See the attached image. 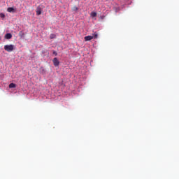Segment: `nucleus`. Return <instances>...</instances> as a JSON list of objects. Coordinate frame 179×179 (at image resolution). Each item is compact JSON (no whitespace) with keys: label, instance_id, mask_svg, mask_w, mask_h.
<instances>
[{"label":"nucleus","instance_id":"obj_11","mask_svg":"<svg viewBox=\"0 0 179 179\" xmlns=\"http://www.w3.org/2000/svg\"><path fill=\"white\" fill-rule=\"evenodd\" d=\"M98 34H97V33H95V34H94V35L92 36V37H93V38H97V37H98Z\"/></svg>","mask_w":179,"mask_h":179},{"label":"nucleus","instance_id":"obj_8","mask_svg":"<svg viewBox=\"0 0 179 179\" xmlns=\"http://www.w3.org/2000/svg\"><path fill=\"white\" fill-rule=\"evenodd\" d=\"M9 87H10V89L15 88V87H16V84H15V83H10V84L9 85Z\"/></svg>","mask_w":179,"mask_h":179},{"label":"nucleus","instance_id":"obj_13","mask_svg":"<svg viewBox=\"0 0 179 179\" xmlns=\"http://www.w3.org/2000/svg\"><path fill=\"white\" fill-rule=\"evenodd\" d=\"M52 54L56 56L58 55V53L55 50H53Z\"/></svg>","mask_w":179,"mask_h":179},{"label":"nucleus","instance_id":"obj_1","mask_svg":"<svg viewBox=\"0 0 179 179\" xmlns=\"http://www.w3.org/2000/svg\"><path fill=\"white\" fill-rule=\"evenodd\" d=\"M4 50H5V51H7V52H12V51H13L15 50V45H5Z\"/></svg>","mask_w":179,"mask_h":179},{"label":"nucleus","instance_id":"obj_14","mask_svg":"<svg viewBox=\"0 0 179 179\" xmlns=\"http://www.w3.org/2000/svg\"><path fill=\"white\" fill-rule=\"evenodd\" d=\"M0 40H1V38H0Z\"/></svg>","mask_w":179,"mask_h":179},{"label":"nucleus","instance_id":"obj_6","mask_svg":"<svg viewBox=\"0 0 179 179\" xmlns=\"http://www.w3.org/2000/svg\"><path fill=\"white\" fill-rule=\"evenodd\" d=\"M7 12H9L10 13H13V12H15V8L13 7H9L7 8Z\"/></svg>","mask_w":179,"mask_h":179},{"label":"nucleus","instance_id":"obj_7","mask_svg":"<svg viewBox=\"0 0 179 179\" xmlns=\"http://www.w3.org/2000/svg\"><path fill=\"white\" fill-rule=\"evenodd\" d=\"M71 10L73 12H78V10H79V8H78L76 6H73L72 8H71Z\"/></svg>","mask_w":179,"mask_h":179},{"label":"nucleus","instance_id":"obj_5","mask_svg":"<svg viewBox=\"0 0 179 179\" xmlns=\"http://www.w3.org/2000/svg\"><path fill=\"white\" fill-rule=\"evenodd\" d=\"M85 41H90V40H93L92 36H87L84 38Z\"/></svg>","mask_w":179,"mask_h":179},{"label":"nucleus","instance_id":"obj_10","mask_svg":"<svg viewBox=\"0 0 179 179\" xmlns=\"http://www.w3.org/2000/svg\"><path fill=\"white\" fill-rule=\"evenodd\" d=\"M55 37H57V36H56L55 34H51L50 35V38L51 40H52V38H55Z\"/></svg>","mask_w":179,"mask_h":179},{"label":"nucleus","instance_id":"obj_12","mask_svg":"<svg viewBox=\"0 0 179 179\" xmlns=\"http://www.w3.org/2000/svg\"><path fill=\"white\" fill-rule=\"evenodd\" d=\"M0 17H1V19H3V18H5V14H3V13H0Z\"/></svg>","mask_w":179,"mask_h":179},{"label":"nucleus","instance_id":"obj_4","mask_svg":"<svg viewBox=\"0 0 179 179\" xmlns=\"http://www.w3.org/2000/svg\"><path fill=\"white\" fill-rule=\"evenodd\" d=\"M4 38H6V40H10V38H12V34L10 33L6 34L4 36Z\"/></svg>","mask_w":179,"mask_h":179},{"label":"nucleus","instance_id":"obj_2","mask_svg":"<svg viewBox=\"0 0 179 179\" xmlns=\"http://www.w3.org/2000/svg\"><path fill=\"white\" fill-rule=\"evenodd\" d=\"M42 12H43V8H41V7L40 6H38L36 8V15L40 16Z\"/></svg>","mask_w":179,"mask_h":179},{"label":"nucleus","instance_id":"obj_9","mask_svg":"<svg viewBox=\"0 0 179 179\" xmlns=\"http://www.w3.org/2000/svg\"><path fill=\"white\" fill-rule=\"evenodd\" d=\"M91 16H92V17H96V16H97V13L92 12L91 13Z\"/></svg>","mask_w":179,"mask_h":179},{"label":"nucleus","instance_id":"obj_3","mask_svg":"<svg viewBox=\"0 0 179 179\" xmlns=\"http://www.w3.org/2000/svg\"><path fill=\"white\" fill-rule=\"evenodd\" d=\"M52 62L55 66H58L59 65V61H58V59L57 57H55L53 59Z\"/></svg>","mask_w":179,"mask_h":179}]
</instances>
